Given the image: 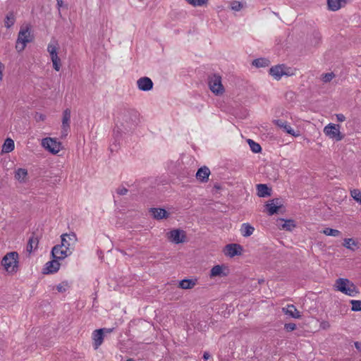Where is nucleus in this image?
<instances>
[{"label": "nucleus", "mask_w": 361, "mask_h": 361, "mask_svg": "<svg viewBox=\"0 0 361 361\" xmlns=\"http://www.w3.org/2000/svg\"><path fill=\"white\" fill-rule=\"evenodd\" d=\"M334 288L335 290L350 297H355L360 293L356 285L345 278L337 279L335 281Z\"/></svg>", "instance_id": "1"}, {"label": "nucleus", "mask_w": 361, "mask_h": 361, "mask_svg": "<svg viewBox=\"0 0 361 361\" xmlns=\"http://www.w3.org/2000/svg\"><path fill=\"white\" fill-rule=\"evenodd\" d=\"M18 253L16 251L8 252L1 260V265L9 274H16L18 270Z\"/></svg>", "instance_id": "2"}, {"label": "nucleus", "mask_w": 361, "mask_h": 361, "mask_svg": "<svg viewBox=\"0 0 361 361\" xmlns=\"http://www.w3.org/2000/svg\"><path fill=\"white\" fill-rule=\"evenodd\" d=\"M340 128V125L330 123L324 127V133L330 139L337 142L341 141L344 138L345 135L341 133Z\"/></svg>", "instance_id": "3"}, {"label": "nucleus", "mask_w": 361, "mask_h": 361, "mask_svg": "<svg viewBox=\"0 0 361 361\" xmlns=\"http://www.w3.org/2000/svg\"><path fill=\"white\" fill-rule=\"evenodd\" d=\"M168 240L174 244L183 243L187 240L186 232L180 228H174L166 233Z\"/></svg>", "instance_id": "4"}, {"label": "nucleus", "mask_w": 361, "mask_h": 361, "mask_svg": "<svg viewBox=\"0 0 361 361\" xmlns=\"http://www.w3.org/2000/svg\"><path fill=\"white\" fill-rule=\"evenodd\" d=\"M208 85L210 90L216 94H222L224 91L221 77L218 74H213L208 77Z\"/></svg>", "instance_id": "5"}, {"label": "nucleus", "mask_w": 361, "mask_h": 361, "mask_svg": "<svg viewBox=\"0 0 361 361\" xmlns=\"http://www.w3.org/2000/svg\"><path fill=\"white\" fill-rule=\"evenodd\" d=\"M42 147L53 154H57L61 149V142L55 138L45 137L42 140Z\"/></svg>", "instance_id": "6"}, {"label": "nucleus", "mask_w": 361, "mask_h": 361, "mask_svg": "<svg viewBox=\"0 0 361 361\" xmlns=\"http://www.w3.org/2000/svg\"><path fill=\"white\" fill-rule=\"evenodd\" d=\"M61 243L60 245L72 254L78 240L76 235L74 233H64L61 235Z\"/></svg>", "instance_id": "7"}, {"label": "nucleus", "mask_w": 361, "mask_h": 361, "mask_svg": "<svg viewBox=\"0 0 361 361\" xmlns=\"http://www.w3.org/2000/svg\"><path fill=\"white\" fill-rule=\"evenodd\" d=\"M264 207L267 214L273 216L278 214L281 209L283 207V205L280 198H274L268 201Z\"/></svg>", "instance_id": "8"}, {"label": "nucleus", "mask_w": 361, "mask_h": 361, "mask_svg": "<svg viewBox=\"0 0 361 361\" xmlns=\"http://www.w3.org/2000/svg\"><path fill=\"white\" fill-rule=\"evenodd\" d=\"M287 68L285 64H279L269 68V73L276 80H279L283 75H291L288 71H286Z\"/></svg>", "instance_id": "9"}, {"label": "nucleus", "mask_w": 361, "mask_h": 361, "mask_svg": "<svg viewBox=\"0 0 361 361\" xmlns=\"http://www.w3.org/2000/svg\"><path fill=\"white\" fill-rule=\"evenodd\" d=\"M243 247L241 245L238 243H230L225 246L224 254L230 257L239 256L242 255Z\"/></svg>", "instance_id": "10"}, {"label": "nucleus", "mask_w": 361, "mask_h": 361, "mask_svg": "<svg viewBox=\"0 0 361 361\" xmlns=\"http://www.w3.org/2000/svg\"><path fill=\"white\" fill-rule=\"evenodd\" d=\"M71 254L68 252L66 249L62 247L61 245H54L51 251V255L52 259H56L58 260L64 259L66 257L70 256Z\"/></svg>", "instance_id": "11"}, {"label": "nucleus", "mask_w": 361, "mask_h": 361, "mask_svg": "<svg viewBox=\"0 0 361 361\" xmlns=\"http://www.w3.org/2000/svg\"><path fill=\"white\" fill-rule=\"evenodd\" d=\"M137 85L139 90L148 92L153 89L154 83L149 78L145 76L137 80Z\"/></svg>", "instance_id": "12"}, {"label": "nucleus", "mask_w": 361, "mask_h": 361, "mask_svg": "<svg viewBox=\"0 0 361 361\" xmlns=\"http://www.w3.org/2000/svg\"><path fill=\"white\" fill-rule=\"evenodd\" d=\"M59 261L56 259H52V260L47 262L43 269L42 274H50L57 272L60 268Z\"/></svg>", "instance_id": "13"}, {"label": "nucleus", "mask_w": 361, "mask_h": 361, "mask_svg": "<svg viewBox=\"0 0 361 361\" xmlns=\"http://www.w3.org/2000/svg\"><path fill=\"white\" fill-rule=\"evenodd\" d=\"M149 212L157 220L167 219L170 215L169 212L164 208H150Z\"/></svg>", "instance_id": "14"}, {"label": "nucleus", "mask_w": 361, "mask_h": 361, "mask_svg": "<svg viewBox=\"0 0 361 361\" xmlns=\"http://www.w3.org/2000/svg\"><path fill=\"white\" fill-rule=\"evenodd\" d=\"M70 121H71V110L66 109L63 112L62 118V135L66 136L68 134V131L70 129Z\"/></svg>", "instance_id": "15"}, {"label": "nucleus", "mask_w": 361, "mask_h": 361, "mask_svg": "<svg viewBox=\"0 0 361 361\" xmlns=\"http://www.w3.org/2000/svg\"><path fill=\"white\" fill-rule=\"evenodd\" d=\"M228 274V270L226 267L222 265H215L210 270V277L216 276H226Z\"/></svg>", "instance_id": "16"}, {"label": "nucleus", "mask_w": 361, "mask_h": 361, "mask_svg": "<svg viewBox=\"0 0 361 361\" xmlns=\"http://www.w3.org/2000/svg\"><path fill=\"white\" fill-rule=\"evenodd\" d=\"M350 0H326L327 7L329 11H336L345 6Z\"/></svg>", "instance_id": "17"}, {"label": "nucleus", "mask_w": 361, "mask_h": 361, "mask_svg": "<svg viewBox=\"0 0 361 361\" xmlns=\"http://www.w3.org/2000/svg\"><path fill=\"white\" fill-rule=\"evenodd\" d=\"M18 42L28 43L32 41L30 37V27L26 26L25 27H21L18 35Z\"/></svg>", "instance_id": "18"}, {"label": "nucleus", "mask_w": 361, "mask_h": 361, "mask_svg": "<svg viewBox=\"0 0 361 361\" xmlns=\"http://www.w3.org/2000/svg\"><path fill=\"white\" fill-rule=\"evenodd\" d=\"M274 123L280 128L283 129V130L288 134H290L293 136H298V134L295 133V130L291 128V126L288 124V123L286 121H283L282 119H277L274 120Z\"/></svg>", "instance_id": "19"}, {"label": "nucleus", "mask_w": 361, "mask_h": 361, "mask_svg": "<svg viewBox=\"0 0 361 361\" xmlns=\"http://www.w3.org/2000/svg\"><path fill=\"white\" fill-rule=\"evenodd\" d=\"M210 175V170L207 166H202L200 167L197 173L196 178L202 183H206L209 180V176Z\"/></svg>", "instance_id": "20"}, {"label": "nucleus", "mask_w": 361, "mask_h": 361, "mask_svg": "<svg viewBox=\"0 0 361 361\" xmlns=\"http://www.w3.org/2000/svg\"><path fill=\"white\" fill-rule=\"evenodd\" d=\"M257 194L259 197H267L271 195V188L268 187L266 184L257 185Z\"/></svg>", "instance_id": "21"}, {"label": "nucleus", "mask_w": 361, "mask_h": 361, "mask_svg": "<svg viewBox=\"0 0 361 361\" xmlns=\"http://www.w3.org/2000/svg\"><path fill=\"white\" fill-rule=\"evenodd\" d=\"M93 339L94 343L93 345L94 349H97L99 345L102 343L104 341V329H97L93 332Z\"/></svg>", "instance_id": "22"}, {"label": "nucleus", "mask_w": 361, "mask_h": 361, "mask_svg": "<svg viewBox=\"0 0 361 361\" xmlns=\"http://www.w3.org/2000/svg\"><path fill=\"white\" fill-rule=\"evenodd\" d=\"M343 246L352 251H355L360 248L358 241L352 238H344Z\"/></svg>", "instance_id": "23"}, {"label": "nucleus", "mask_w": 361, "mask_h": 361, "mask_svg": "<svg viewBox=\"0 0 361 361\" xmlns=\"http://www.w3.org/2000/svg\"><path fill=\"white\" fill-rule=\"evenodd\" d=\"M122 129L118 126L114 129V142L110 146L111 151L116 150L117 144H119L120 137H121Z\"/></svg>", "instance_id": "24"}, {"label": "nucleus", "mask_w": 361, "mask_h": 361, "mask_svg": "<svg viewBox=\"0 0 361 361\" xmlns=\"http://www.w3.org/2000/svg\"><path fill=\"white\" fill-rule=\"evenodd\" d=\"M196 282V279H184L179 281L178 287L182 289H191L195 286Z\"/></svg>", "instance_id": "25"}, {"label": "nucleus", "mask_w": 361, "mask_h": 361, "mask_svg": "<svg viewBox=\"0 0 361 361\" xmlns=\"http://www.w3.org/2000/svg\"><path fill=\"white\" fill-rule=\"evenodd\" d=\"M285 313L286 314H288V316L295 319H300L302 317L300 312L293 305H288L286 310L285 311Z\"/></svg>", "instance_id": "26"}, {"label": "nucleus", "mask_w": 361, "mask_h": 361, "mask_svg": "<svg viewBox=\"0 0 361 361\" xmlns=\"http://www.w3.org/2000/svg\"><path fill=\"white\" fill-rule=\"evenodd\" d=\"M255 231V228L249 223H244L241 225L240 232L243 237L250 236Z\"/></svg>", "instance_id": "27"}, {"label": "nucleus", "mask_w": 361, "mask_h": 361, "mask_svg": "<svg viewBox=\"0 0 361 361\" xmlns=\"http://www.w3.org/2000/svg\"><path fill=\"white\" fill-rule=\"evenodd\" d=\"M38 238L34 236V234L29 238L26 250L27 252L31 253L33 250H35L38 245Z\"/></svg>", "instance_id": "28"}, {"label": "nucleus", "mask_w": 361, "mask_h": 361, "mask_svg": "<svg viewBox=\"0 0 361 361\" xmlns=\"http://www.w3.org/2000/svg\"><path fill=\"white\" fill-rule=\"evenodd\" d=\"M15 145L14 142L11 138H6L2 146V152L4 153H8L14 149Z\"/></svg>", "instance_id": "29"}, {"label": "nucleus", "mask_w": 361, "mask_h": 361, "mask_svg": "<svg viewBox=\"0 0 361 361\" xmlns=\"http://www.w3.org/2000/svg\"><path fill=\"white\" fill-rule=\"evenodd\" d=\"M27 176V171L25 169L19 168L16 171L15 178L20 183L25 182Z\"/></svg>", "instance_id": "30"}, {"label": "nucleus", "mask_w": 361, "mask_h": 361, "mask_svg": "<svg viewBox=\"0 0 361 361\" xmlns=\"http://www.w3.org/2000/svg\"><path fill=\"white\" fill-rule=\"evenodd\" d=\"M252 64L257 68H263L269 66L270 61L266 58H259L253 60Z\"/></svg>", "instance_id": "31"}, {"label": "nucleus", "mask_w": 361, "mask_h": 361, "mask_svg": "<svg viewBox=\"0 0 361 361\" xmlns=\"http://www.w3.org/2000/svg\"><path fill=\"white\" fill-rule=\"evenodd\" d=\"M280 220L284 222L282 224V228L286 231H291L296 226L295 222L293 219H281Z\"/></svg>", "instance_id": "32"}, {"label": "nucleus", "mask_w": 361, "mask_h": 361, "mask_svg": "<svg viewBox=\"0 0 361 361\" xmlns=\"http://www.w3.org/2000/svg\"><path fill=\"white\" fill-rule=\"evenodd\" d=\"M58 44L56 42L55 44L49 43L47 47V51L49 53L51 59L58 57Z\"/></svg>", "instance_id": "33"}, {"label": "nucleus", "mask_w": 361, "mask_h": 361, "mask_svg": "<svg viewBox=\"0 0 361 361\" xmlns=\"http://www.w3.org/2000/svg\"><path fill=\"white\" fill-rule=\"evenodd\" d=\"M15 22H16V18H15L14 13L13 11H11L6 15V16L5 18V20H4L5 26L7 28H10L11 27H12L14 25Z\"/></svg>", "instance_id": "34"}, {"label": "nucleus", "mask_w": 361, "mask_h": 361, "mask_svg": "<svg viewBox=\"0 0 361 361\" xmlns=\"http://www.w3.org/2000/svg\"><path fill=\"white\" fill-rule=\"evenodd\" d=\"M247 143L250 147V149L254 153H259L262 151V147L260 145L251 139L247 140Z\"/></svg>", "instance_id": "35"}, {"label": "nucleus", "mask_w": 361, "mask_h": 361, "mask_svg": "<svg viewBox=\"0 0 361 361\" xmlns=\"http://www.w3.org/2000/svg\"><path fill=\"white\" fill-rule=\"evenodd\" d=\"M322 233L326 235L334 237L339 236L341 234L340 231L331 228H325Z\"/></svg>", "instance_id": "36"}, {"label": "nucleus", "mask_w": 361, "mask_h": 361, "mask_svg": "<svg viewBox=\"0 0 361 361\" xmlns=\"http://www.w3.org/2000/svg\"><path fill=\"white\" fill-rule=\"evenodd\" d=\"M189 4L193 6H203L208 4V0H185Z\"/></svg>", "instance_id": "37"}, {"label": "nucleus", "mask_w": 361, "mask_h": 361, "mask_svg": "<svg viewBox=\"0 0 361 361\" xmlns=\"http://www.w3.org/2000/svg\"><path fill=\"white\" fill-rule=\"evenodd\" d=\"M350 195L354 200L361 204V192L360 190L353 189L350 191Z\"/></svg>", "instance_id": "38"}, {"label": "nucleus", "mask_w": 361, "mask_h": 361, "mask_svg": "<svg viewBox=\"0 0 361 361\" xmlns=\"http://www.w3.org/2000/svg\"><path fill=\"white\" fill-rule=\"evenodd\" d=\"M351 304V310L353 312L361 311V300H352L350 301Z\"/></svg>", "instance_id": "39"}, {"label": "nucleus", "mask_w": 361, "mask_h": 361, "mask_svg": "<svg viewBox=\"0 0 361 361\" xmlns=\"http://www.w3.org/2000/svg\"><path fill=\"white\" fill-rule=\"evenodd\" d=\"M69 287L68 283L66 281H63L58 286H56V290L59 293H64L66 291L67 288Z\"/></svg>", "instance_id": "40"}, {"label": "nucleus", "mask_w": 361, "mask_h": 361, "mask_svg": "<svg viewBox=\"0 0 361 361\" xmlns=\"http://www.w3.org/2000/svg\"><path fill=\"white\" fill-rule=\"evenodd\" d=\"M322 80L324 82L326 83L330 82L334 77L335 74L333 72L324 73L322 75Z\"/></svg>", "instance_id": "41"}, {"label": "nucleus", "mask_w": 361, "mask_h": 361, "mask_svg": "<svg viewBox=\"0 0 361 361\" xmlns=\"http://www.w3.org/2000/svg\"><path fill=\"white\" fill-rule=\"evenodd\" d=\"M51 60L53 63L54 69L56 71H59L61 66L60 58L58 56L57 58H54Z\"/></svg>", "instance_id": "42"}, {"label": "nucleus", "mask_w": 361, "mask_h": 361, "mask_svg": "<svg viewBox=\"0 0 361 361\" xmlns=\"http://www.w3.org/2000/svg\"><path fill=\"white\" fill-rule=\"evenodd\" d=\"M243 8V4L240 1H234L231 3V9L235 11H239Z\"/></svg>", "instance_id": "43"}, {"label": "nucleus", "mask_w": 361, "mask_h": 361, "mask_svg": "<svg viewBox=\"0 0 361 361\" xmlns=\"http://www.w3.org/2000/svg\"><path fill=\"white\" fill-rule=\"evenodd\" d=\"M284 329L286 331L290 332L296 329V324L295 323H286L284 325Z\"/></svg>", "instance_id": "44"}, {"label": "nucleus", "mask_w": 361, "mask_h": 361, "mask_svg": "<svg viewBox=\"0 0 361 361\" xmlns=\"http://www.w3.org/2000/svg\"><path fill=\"white\" fill-rule=\"evenodd\" d=\"M26 44L27 43H24V42H18V40L16 41V49L18 51H21L25 49V47H26Z\"/></svg>", "instance_id": "45"}, {"label": "nucleus", "mask_w": 361, "mask_h": 361, "mask_svg": "<svg viewBox=\"0 0 361 361\" xmlns=\"http://www.w3.org/2000/svg\"><path fill=\"white\" fill-rule=\"evenodd\" d=\"M319 326L321 329L326 330L330 328V324L328 321H322L320 322Z\"/></svg>", "instance_id": "46"}, {"label": "nucleus", "mask_w": 361, "mask_h": 361, "mask_svg": "<svg viewBox=\"0 0 361 361\" xmlns=\"http://www.w3.org/2000/svg\"><path fill=\"white\" fill-rule=\"evenodd\" d=\"M128 192V189L125 187L118 188L116 189V193L120 195H124Z\"/></svg>", "instance_id": "47"}, {"label": "nucleus", "mask_w": 361, "mask_h": 361, "mask_svg": "<svg viewBox=\"0 0 361 361\" xmlns=\"http://www.w3.org/2000/svg\"><path fill=\"white\" fill-rule=\"evenodd\" d=\"M336 118L338 121L343 122L345 120V116L342 114H336Z\"/></svg>", "instance_id": "48"}, {"label": "nucleus", "mask_w": 361, "mask_h": 361, "mask_svg": "<svg viewBox=\"0 0 361 361\" xmlns=\"http://www.w3.org/2000/svg\"><path fill=\"white\" fill-rule=\"evenodd\" d=\"M354 345H355V348L361 353V342H359V341H355L354 343Z\"/></svg>", "instance_id": "49"}, {"label": "nucleus", "mask_w": 361, "mask_h": 361, "mask_svg": "<svg viewBox=\"0 0 361 361\" xmlns=\"http://www.w3.org/2000/svg\"><path fill=\"white\" fill-rule=\"evenodd\" d=\"M4 68V65L0 62V80L3 78L2 70Z\"/></svg>", "instance_id": "50"}, {"label": "nucleus", "mask_w": 361, "mask_h": 361, "mask_svg": "<svg viewBox=\"0 0 361 361\" xmlns=\"http://www.w3.org/2000/svg\"><path fill=\"white\" fill-rule=\"evenodd\" d=\"M210 357V354L208 352H204L202 356V358L204 360H208Z\"/></svg>", "instance_id": "51"}, {"label": "nucleus", "mask_w": 361, "mask_h": 361, "mask_svg": "<svg viewBox=\"0 0 361 361\" xmlns=\"http://www.w3.org/2000/svg\"><path fill=\"white\" fill-rule=\"evenodd\" d=\"M57 1V6L59 8V9L63 6V0H56Z\"/></svg>", "instance_id": "52"}, {"label": "nucleus", "mask_w": 361, "mask_h": 361, "mask_svg": "<svg viewBox=\"0 0 361 361\" xmlns=\"http://www.w3.org/2000/svg\"><path fill=\"white\" fill-rule=\"evenodd\" d=\"M102 329H104V333H111L114 331V328L111 329H107V328H102Z\"/></svg>", "instance_id": "53"}, {"label": "nucleus", "mask_w": 361, "mask_h": 361, "mask_svg": "<svg viewBox=\"0 0 361 361\" xmlns=\"http://www.w3.org/2000/svg\"><path fill=\"white\" fill-rule=\"evenodd\" d=\"M133 224H134L133 222H132L131 224H129V222H128V221H127V222L126 223V226L128 228H132L133 227Z\"/></svg>", "instance_id": "54"}, {"label": "nucleus", "mask_w": 361, "mask_h": 361, "mask_svg": "<svg viewBox=\"0 0 361 361\" xmlns=\"http://www.w3.org/2000/svg\"><path fill=\"white\" fill-rule=\"evenodd\" d=\"M44 118H45V116H44V115H42V114H40V115H39V119H40V120H42V121H43Z\"/></svg>", "instance_id": "55"}, {"label": "nucleus", "mask_w": 361, "mask_h": 361, "mask_svg": "<svg viewBox=\"0 0 361 361\" xmlns=\"http://www.w3.org/2000/svg\"><path fill=\"white\" fill-rule=\"evenodd\" d=\"M133 212H130V214L128 216V217H133Z\"/></svg>", "instance_id": "56"}, {"label": "nucleus", "mask_w": 361, "mask_h": 361, "mask_svg": "<svg viewBox=\"0 0 361 361\" xmlns=\"http://www.w3.org/2000/svg\"><path fill=\"white\" fill-rule=\"evenodd\" d=\"M217 9H218V11H221V10H222V7H221V6H218V7H217Z\"/></svg>", "instance_id": "57"}, {"label": "nucleus", "mask_w": 361, "mask_h": 361, "mask_svg": "<svg viewBox=\"0 0 361 361\" xmlns=\"http://www.w3.org/2000/svg\"><path fill=\"white\" fill-rule=\"evenodd\" d=\"M126 361H135L133 358L128 359Z\"/></svg>", "instance_id": "58"}, {"label": "nucleus", "mask_w": 361, "mask_h": 361, "mask_svg": "<svg viewBox=\"0 0 361 361\" xmlns=\"http://www.w3.org/2000/svg\"><path fill=\"white\" fill-rule=\"evenodd\" d=\"M129 256H133V253L132 252H130L129 254H128Z\"/></svg>", "instance_id": "59"}]
</instances>
